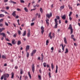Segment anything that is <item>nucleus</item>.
I'll return each instance as SVG.
<instances>
[{
  "label": "nucleus",
  "instance_id": "1",
  "mask_svg": "<svg viewBox=\"0 0 80 80\" xmlns=\"http://www.w3.org/2000/svg\"><path fill=\"white\" fill-rule=\"evenodd\" d=\"M9 74H5L2 76L1 77V80H7V78H8L9 77Z\"/></svg>",
  "mask_w": 80,
  "mask_h": 80
},
{
  "label": "nucleus",
  "instance_id": "2",
  "mask_svg": "<svg viewBox=\"0 0 80 80\" xmlns=\"http://www.w3.org/2000/svg\"><path fill=\"white\" fill-rule=\"evenodd\" d=\"M51 34H52V32H50L49 33L48 37L50 38V39H52V37H53V38H54V37H55V34H54V33H52V36L51 35Z\"/></svg>",
  "mask_w": 80,
  "mask_h": 80
},
{
  "label": "nucleus",
  "instance_id": "3",
  "mask_svg": "<svg viewBox=\"0 0 80 80\" xmlns=\"http://www.w3.org/2000/svg\"><path fill=\"white\" fill-rule=\"evenodd\" d=\"M68 29L71 30V34H72L73 33V29L72 28V25H69V27L68 28Z\"/></svg>",
  "mask_w": 80,
  "mask_h": 80
},
{
  "label": "nucleus",
  "instance_id": "4",
  "mask_svg": "<svg viewBox=\"0 0 80 80\" xmlns=\"http://www.w3.org/2000/svg\"><path fill=\"white\" fill-rule=\"evenodd\" d=\"M52 16V12H50L49 14H47L46 15V17H48V18H50V17H51Z\"/></svg>",
  "mask_w": 80,
  "mask_h": 80
},
{
  "label": "nucleus",
  "instance_id": "5",
  "mask_svg": "<svg viewBox=\"0 0 80 80\" xmlns=\"http://www.w3.org/2000/svg\"><path fill=\"white\" fill-rule=\"evenodd\" d=\"M36 52H37V50L35 49L33 50L31 54V56H32V57H33L34 54H35V53H36Z\"/></svg>",
  "mask_w": 80,
  "mask_h": 80
},
{
  "label": "nucleus",
  "instance_id": "6",
  "mask_svg": "<svg viewBox=\"0 0 80 80\" xmlns=\"http://www.w3.org/2000/svg\"><path fill=\"white\" fill-rule=\"evenodd\" d=\"M32 70L33 73H34L35 71V66L34 65V64H32Z\"/></svg>",
  "mask_w": 80,
  "mask_h": 80
},
{
  "label": "nucleus",
  "instance_id": "7",
  "mask_svg": "<svg viewBox=\"0 0 80 80\" xmlns=\"http://www.w3.org/2000/svg\"><path fill=\"white\" fill-rule=\"evenodd\" d=\"M41 33L42 35H43V33L44 32V28L43 27V26H42L41 28Z\"/></svg>",
  "mask_w": 80,
  "mask_h": 80
},
{
  "label": "nucleus",
  "instance_id": "8",
  "mask_svg": "<svg viewBox=\"0 0 80 80\" xmlns=\"http://www.w3.org/2000/svg\"><path fill=\"white\" fill-rule=\"evenodd\" d=\"M0 35H2L3 37H6V34L3 32L1 33L0 32Z\"/></svg>",
  "mask_w": 80,
  "mask_h": 80
},
{
  "label": "nucleus",
  "instance_id": "9",
  "mask_svg": "<svg viewBox=\"0 0 80 80\" xmlns=\"http://www.w3.org/2000/svg\"><path fill=\"white\" fill-rule=\"evenodd\" d=\"M28 37H29L30 36V29L28 30V33L27 34Z\"/></svg>",
  "mask_w": 80,
  "mask_h": 80
},
{
  "label": "nucleus",
  "instance_id": "10",
  "mask_svg": "<svg viewBox=\"0 0 80 80\" xmlns=\"http://www.w3.org/2000/svg\"><path fill=\"white\" fill-rule=\"evenodd\" d=\"M30 49V46L28 45L26 46V52H27Z\"/></svg>",
  "mask_w": 80,
  "mask_h": 80
},
{
  "label": "nucleus",
  "instance_id": "11",
  "mask_svg": "<svg viewBox=\"0 0 80 80\" xmlns=\"http://www.w3.org/2000/svg\"><path fill=\"white\" fill-rule=\"evenodd\" d=\"M16 12L15 11H14L13 13H12V15L14 17H16Z\"/></svg>",
  "mask_w": 80,
  "mask_h": 80
},
{
  "label": "nucleus",
  "instance_id": "12",
  "mask_svg": "<svg viewBox=\"0 0 80 80\" xmlns=\"http://www.w3.org/2000/svg\"><path fill=\"white\" fill-rule=\"evenodd\" d=\"M62 18L63 20H65V18H66V15H64L62 17Z\"/></svg>",
  "mask_w": 80,
  "mask_h": 80
},
{
  "label": "nucleus",
  "instance_id": "13",
  "mask_svg": "<svg viewBox=\"0 0 80 80\" xmlns=\"http://www.w3.org/2000/svg\"><path fill=\"white\" fill-rule=\"evenodd\" d=\"M54 21L55 22L56 24H58V20H57V19L55 18L54 19Z\"/></svg>",
  "mask_w": 80,
  "mask_h": 80
},
{
  "label": "nucleus",
  "instance_id": "14",
  "mask_svg": "<svg viewBox=\"0 0 80 80\" xmlns=\"http://www.w3.org/2000/svg\"><path fill=\"white\" fill-rule=\"evenodd\" d=\"M41 60L42 62H43V53H42L41 54Z\"/></svg>",
  "mask_w": 80,
  "mask_h": 80
},
{
  "label": "nucleus",
  "instance_id": "15",
  "mask_svg": "<svg viewBox=\"0 0 80 80\" xmlns=\"http://www.w3.org/2000/svg\"><path fill=\"white\" fill-rule=\"evenodd\" d=\"M12 77H11V78H13L14 77V73L13 72H12L11 73Z\"/></svg>",
  "mask_w": 80,
  "mask_h": 80
},
{
  "label": "nucleus",
  "instance_id": "16",
  "mask_svg": "<svg viewBox=\"0 0 80 80\" xmlns=\"http://www.w3.org/2000/svg\"><path fill=\"white\" fill-rule=\"evenodd\" d=\"M64 43H66V44H67V39H66V38L65 37L64 39Z\"/></svg>",
  "mask_w": 80,
  "mask_h": 80
},
{
  "label": "nucleus",
  "instance_id": "17",
  "mask_svg": "<svg viewBox=\"0 0 80 80\" xmlns=\"http://www.w3.org/2000/svg\"><path fill=\"white\" fill-rule=\"evenodd\" d=\"M10 3H12L13 4H16V3H17V2H14L12 0L10 1Z\"/></svg>",
  "mask_w": 80,
  "mask_h": 80
},
{
  "label": "nucleus",
  "instance_id": "18",
  "mask_svg": "<svg viewBox=\"0 0 80 80\" xmlns=\"http://www.w3.org/2000/svg\"><path fill=\"white\" fill-rule=\"evenodd\" d=\"M58 66L57 65L56 66V71H55V73H57V72L58 71Z\"/></svg>",
  "mask_w": 80,
  "mask_h": 80
},
{
  "label": "nucleus",
  "instance_id": "19",
  "mask_svg": "<svg viewBox=\"0 0 80 80\" xmlns=\"http://www.w3.org/2000/svg\"><path fill=\"white\" fill-rule=\"evenodd\" d=\"M15 39H14L12 41V43L13 45H14V44H15Z\"/></svg>",
  "mask_w": 80,
  "mask_h": 80
},
{
  "label": "nucleus",
  "instance_id": "20",
  "mask_svg": "<svg viewBox=\"0 0 80 80\" xmlns=\"http://www.w3.org/2000/svg\"><path fill=\"white\" fill-rule=\"evenodd\" d=\"M28 74L30 77V79H31V78H32V76H31V75H30V72H28Z\"/></svg>",
  "mask_w": 80,
  "mask_h": 80
},
{
  "label": "nucleus",
  "instance_id": "21",
  "mask_svg": "<svg viewBox=\"0 0 80 80\" xmlns=\"http://www.w3.org/2000/svg\"><path fill=\"white\" fill-rule=\"evenodd\" d=\"M25 35H26V31H25L24 32L22 36H25Z\"/></svg>",
  "mask_w": 80,
  "mask_h": 80
},
{
  "label": "nucleus",
  "instance_id": "22",
  "mask_svg": "<svg viewBox=\"0 0 80 80\" xmlns=\"http://www.w3.org/2000/svg\"><path fill=\"white\" fill-rule=\"evenodd\" d=\"M51 68H52V70H53L54 67L53 66V63L51 64Z\"/></svg>",
  "mask_w": 80,
  "mask_h": 80
},
{
  "label": "nucleus",
  "instance_id": "23",
  "mask_svg": "<svg viewBox=\"0 0 80 80\" xmlns=\"http://www.w3.org/2000/svg\"><path fill=\"white\" fill-rule=\"evenodd\" d=\"M20 73L21 75H22L23 74V70L22 69H21L20 71Z\"/></svg>",
  "mask_w": 80,
  "mask_h": 80
},
{
  "label": "nucleus",
  "instance_id": "24",
  "mask_svg": "<svg viewBox=\"0 0 80 80\" xmlns=\"http://www.w3.org/2000/svg\"><path fill=\"white\" fill-rule=\"evenodd\" d=\"M68 53V49L67 48L66 49V52H65V53Z\"/></svg>",
  "mask_w": 80,
  "mask_h": 80
},
{
  "label": "nucleus",
  "instance_id": "25",
  "mask_svg": "<svg viewBox=\"0 0 80 80\" xmlns=\"http://www.w3.org/2000/svg\"><path fill=\"white\" fill-rule=\"evenodd\" d=\"M20 2L22 3H25V1L23 0H20Z\"/></svg>",
  "mask_w": 80,
  "mask_h": 80
},
{
  "label": "nucleus",
  "instance_id": "26",
  "mask_svg": "<svg viewBox=\"0 0 80 80\" xmlns=\"http://www.w3.org/2000/svg\"><path fill=\"white\" fill-rule=\"evenodd\" d=\"M24 10L26 12H28V10L27 9V8H24Z\"/></svg>",
  "mask_w": 80,
  "mask_h": 80
},
{
  "label": "nucleus",
  "instance_id": "27",
  "mask_svg": "<svg viewBox=\"0 0 80 80\" xmlns=\"http://www.w3.org/2000/svg\"><path fill=\"white\" fill-rule=\"evenodd\" d=\"M38 77L39 80H40L42 79V78H41V76L39 75H38Z\"/></svg>",
  "mask_w": 80,
  "mask_h": 80
},
{
  "label": "nucleus",
  "instance_id": "28",
  "mask_svg": "<svg viewBox=\"0 0 80 80\" xmlns=\"http://www.w3.org/2000/svg\"><path fill=\"white\" fill-rule=\"evenodd\" d=\"M43 65L44 67H46V66H47V64L45 62H44L43 63Z\"/></svg>",
  "mask_w": 80,
  "mask_h": 80
},
{
  "label": "nucleus",
  "instance_id": "29",
  "mask_svg": "<svg viewBox=\"0 0 80 80\" xmlns=\"http://www.w3.org/2000/svg\"><path fill=\"white\" fill-rule=\"evenodd\" d=\"M20 44H21V42H20V41H18V45H20Z\"/></svg>",
  "mask_w": 80,
  "mask_h": 80
},
{
  "label": "nucleus",
  "instance_id": "30",
  "mask_svg": "<svg viewBox=\"0 0 80 80\" xmlns=\"http://www.w3.org/2000/svg\"><path fill=\"white\" fill-rule=\"evenodd\" d=\"M4 15L3 14H0V17H4Z\"/></svg>",
  "mask_w": 80,
  "mask_h": 80
},
{
  "label": "nucleus",
  "instance_id": "31",
  "mask_svg": "<svg viewBox=\"0 0 80 80\" xmlns=\"http://www.w3.org/2000/svg\"><path fill=\"white\" fill-rule=\"evenodd\" d=\"M72 12H70L69 14V16L70 17H71V15H72Z\"/></svg>",
  "mask_w": 80,
  "mask_h": 80
},
{
  "label": "nucleus",
  "instance_id": "32",
  "mask_svg": "<svg viewBox=\"0 0 80 80\" xmlns=\"http://www.w3.org/2000/svg\"><path fill=\"white\" fill-rule=\"evenodd\" d=\"M18 34H19V35H21V31H18Z\"/></svg>",
  "mask_w": 80,
  "mask_h": 80
},
{
  "label": "nucleus",
  "instance_id": "33",
  "mask_svg": "<svg viewBox=\"0 0 80 80\" xmlns=\"http://www.w3.org/2000/svg\"><path fill=\"white\" fill-rule=\"evenodd\" d=\"M7 44H8V45H10V46H12V44L11 43L7 42Z\"/></svg>",
  "mask_w": 80,
  "mask_h": 80
},
{
  "label": "nucleus",
  "instance_id": "34",
  "mask_svg": "<svg viewBox=\"0 0 80 80\" xmlns=\"http://www.w3.org/2000/svg\"><path fill=\"white\" fill-rule=\"evenodd\" d=\"M40 11L42 13H43V9L42 8H40Z\"/></svg>",
  "mask_w": 80,
  "mask_h": 80
},
{
  "label": "nucleus",
  "instance_id": "35",
  "mask_svg": "<svg viewBox=\"0 0 80 80\" xmlns=\"http://www.w3.org/2000/svg\"><path fill=\"white\" fill-rule=\"evenodd\" d=\"M58 25V24H55V28H57Z\"/></svg>",
  "mask_w": 80,
  "mask_h": 80
},
{
  "label": "nucleus",
  "instance_id": "36",
  "mask_svg": "<svg viewBox=\"0 0 80 80\" xmlns=\"http://www.w3.org/2000/svg\"><path fill=\"white\" fill-rule=\"evenodd\" d=\"M25 80H28V76H26L25 78Z\"/></svg>",
  "mask_w": 80,
  "mask_h": 80
},
{
  "label": "nucleus",
  "instance_id": "37",
  "mask_svg": "<svg viewBox=\"0 0 80 80\" xmlns=\"http://www.w3.org/2000/svg\"><path fill=\"white\" fill-rule=\"evenodd\" d=\"M56 18L58 20H60V17L59 16H56Z\"/></svg>",
  "mask_w": 80,
  "mask_h": 80
},
{
  "label": "nucleus",
  "instance_id": "38",
  "mask_svg": "<svg viewBox=\"0 0 80 80\" xmlns=\"http://www.w3.org/2000/svg\"><path fill=\"white\" fill-rule=\"evenodd\" d=\"M49 43V42H48V40H47L46 41V45H48V43Z\"/></svg>",
  "mask_w": 80,
  "mask_h": 80
},
{
  "label": "nucleus",
  "instance_id": "39",
  "mask_svg": "<svg viewBox=\"0 0 80 80\" xmlns=\"http://www.w3.org/2000/svg\"><path fill=\"white\" fill-rule=\"evenodd\" d=\"M60 8L63 9L64 8V6H62L60 7Z\"/></svg>",
  "mask_w": 80,
  "mask_h": 80
},
{
  "label": "nucleus",
  "instance_id": "40",
  "mask_svg": "<svg viewBox=\"0 0 80 80\" xmlns=\"http://www.w3.org/2000/svg\"><path fill=\"white\" fill-rule=\"evenodd\" d=\"M29 56V53L27 52V58H28Z\"/></svg>",
  "mask_w": 80,
  "mask_h": 80
},
{
  "label": "nucleus",
  "instance_id": "41",
  "mask_svg": "<svg viewBox=\"0 0 80 80\" xmlns=\"http://www.w3.org/2000/svg\"><path fill=\"white\" fill-rule=\"evenodd\" d=\"M17 36V33H15V34H14L13 36V37H14V38H16V37Z\"/></svg>",
  "mask_w": 80,
  "mask_h": 80
},
{
  "label": "nucleus",
  "instance_id": "42",
  "mask_svg": "<svg viewBox=\"0 0 80 80\" xmlns=\"http://www.w3.org/2000/svg\"><path fill=\"white\" fill-rule=\"evenodd\" d=\"M48 74L50 78V77H51V74L50 73V72H49Z\"/></svg>",
  "mask_w": 80,
  "mask_h": 80
},
{
  "label": "nucleus",
  "instance_id": "43",
  "mask_svg": "<svg viewBox=\"0 0 80 80\" xmlns=\"http://www.w3.org/2000/svg\"><path fill=\"white\" fill-rule=\"evenodd\" d=\"M62 50L63 51H64V47L63 46V45H62Z\"/></svg>",
  "mask_w": 80,
  "mask_h": 80
},
{
  "label": "nucleus",
  "instance_id": "44",
  "mask_svg": "<svg viewBox=\"0 0 80 80\" xmlns=\"http://www.w3.org/2000/svg\"><path fill=\"white\" fill-rule=\"evenodd\" d=\"M73 37H74V35H72L71 36V38L72 39L73 38Z\"/></svg>",
  "mask_w": 80,
  "mask_h": 80
},
{
  "label": "nucleus",
  "instance_id": "45",
  "mask_svg": "<svg viewBox=\"0 0 80 80\" xmlns=\"http://www.w3.org/2000/svg\"><path fill=\"white\" fill-rule=\"evenodd\" d=\"M17 10H18V11H19V12H20V11H21V9H19V8L17 9Z\"/></svg>",
  "mask_w": 80,
  "mask_h": 80
},
{
  "label": "nucleus",
  "instance_id": "46",
  "mask_svg": "<svg viewBox=\"0 0 80 80\" xmlns=\"http://www.w3.org/2000/svg\"><path fill=\"white\" fill-rule=\"evenodd\" d=\"M4 13H5L6 14H8V15H10V14H9V13H8V12H7L6 11H5V12H4Z\"/></svg>",
  "mask_w": 80,
  "mask_h": 80
},
{
  "label": "nucleus",
  "instance_id": "47",
  "mask_svg": "<svg viewBox=\"0 0 80 80\" xmlns=\"http://www.w3.org/2000/svg\"><path fill=\"white\" fill-rule=\"evenodd\" d=\"M2 58H6V57L4 55H2Z\"/></svg>",
  "mask_w": 80,
  "mask_h": 80
},
{
  "label": "nucleus",
  "instance_id": "48",
  "mask_svg": "<svg viewBox=\"0 0 80 80\" xmlns=\"http://www.w3.org/2000/svg\"><path fill=\"white\" fill-rule=\"evenodd\" d=\"M19 19H18L17 20V22H18V25H20V23H19Z\"/></svg>",
  "mask_w": 80,
  "mask_h": 80
},
{
  "label": "nucleus",
  "instance_id": "49",
  "mask_svg": "<svg viewBox=\"0 0 80 80\" xmlns=\"http://www.w3.org/2000/svg\"><path fill=\"white\" fill-rule=\"evenodd\" d=\"M1 12H5V10L2 9L1 10Z\"/></svg>",
  "mask_w": 80,
  "mask_h": 80
},
{
  "label": "nucleus",
  "instance_id": "50",
  "mask_svg": "<svg viewBox=\"0 0 80 80\" xmlns=\"http://www.w3.org/2000/svg\"><path fill=\"white\" fill-rule=\"evenodd\" d=\"M36 9H37V8H35L32 9H31V11H32V10H36Z\"/></svg>",
  "mask_w": 80,
  "mask_h": 80
},
{
  "label": "nucleus",
  "instance_id": "51",
  "mask_svg": "<svg viewBox=\"0 0 80 80\" xmlns=\"http://www.w3.org/2000/svg\"><path fill=\"white\" fill-rule=\"evenodd\" d=\"M34 25V22L32 23L31 24V26H33V25Z\"/></svg>",
  "mask_w": 80,
  "mask_h": 80
},
{
  "label": "nucleus",
  "instance_id": "52",
  "mask_svg": "<svg viewBox=\"0 0 80 80\" xmlns=\"http://www.w3.org/2000/svg\"><path fill=\"white\" fill-rule=\"evenodd\" d=\"M46 23H47V25H49V22H48V21H46Z\"/></svg>",
  "mask_w": 80,
  "mask_h": 80
},
{
  "label": "nucleus",
  "instance_id": "53",
  "mask_svg": "<svg viewBox=\"0 0 80 80\" xmlns=\"http://www.w3.org/2000/svg\"><path fill=\"white\" fill-rule=\"evenodd\" d=\"M5 25H6V26H8V24L6 22H5Z\"/></svg>",
  "mask_w": 80,
  "mask_h": 80
},
{
  "label": "nucleus",
  "instance_id": "54",
  "mask_svg": "<svg viewBox=\"0 0 80 80\" xmlns=\"http://www.w3.org/2000/svg\"><path fill=\"white\" fill-rule=\"evenodd\" d=\"M6 40H7V41H8V42H10V40H9V39H8V38H7L6 39Z\"/></svg>",
  "mask_w": 80,
  "mask_h": 80
},
{
  "label": "nucleus",
  "instance_id": "55",
  "mask_svg": "<svg viewBox=\"0 0 80 80\" xmlns=\"http://www.w3.org/2000/svg\"><path fill=\"white\" fill-rule=\"evenodd\" d=\"M58 52L59 53H61V49H59L58 50Z\"/></svg>",
  "mask_w": 80,
  "mask_h": 80
},
{
  "label": "nucleus",
  "instance_id": "56",
  "mask_svg": "<svg viewBox=\"0 0 80 80\" xmlns=\"http://www.w3.org/2000/svg\"><path fill=\"white\" fill-rule=\"evenodd\" d=\"M76 18H77L78 17V14H77L76 15Z\"/></svg>",
  "mask_w": 80,
  "mask_h": 80
},
{
  "label": "nucleus",
  "instance_id": "57",
  "mask_svg": "<svg viewBox=\"0 0 80 80\" xmlns=\"http://www.w3.org/2000/svg\"><path fill=\"white\" fill-rule=\"evenodd\" d=\"M0 27H3V24H0Z\"/></svg>",
  "mask_w": 80,
  "mask_h": 80
},
{
  "label": "nucleus",
  "instance_id": "58",
  "mask_svg": "<svg viewBox=\"0 0 80 80\" xmlns=\"http://www.w3.org/2000/svg\"><path fill=\"white\" fill-rule=\"evenodd\" d=\"M69 18L70 20L71 21V20H72V18L71 17H70Z\"/></svg>",
  "mask_w": 80,
  "mask_h": 80
},
{
  "label": "nucleus",
  "instance_id": "59",
  "mask_svg": "<svg viewBox=\"0 0 80 80\" xmlns=\"http://www.w3.org/2000/svg\"><path fill=\"white\" fill-rule=\"evenodd\" d=\"M51 50H54V48H53V47H52L51 48Z\"/></svg>",
  "mask_w": 80,
  "mask_h": 80
},
{
  "label": "nucleus",
  "instance_id": "60",
  "mask_svg": "<svg viewBox=\"0 0 80 80\" xmlns=\"http://www.w3.org/2000/svg\"><path fill=\"white\" fill-rule=\"evenodd\" d=\"M6 9H7V10H8V9H9V7H7L6 8Z\"/></svg>",
  "mask_w": 80,
  "mask_h": 80
},
{
  "label": "nucleus",
  "instance_id": "61",
  "mask_svg": "<svg viewBox=\"0 0 80 80\" xmlns=\"http://www.w3.org/2000/svg\"><path fill=\"white\" fill-rule=\"evenodd\" d=\"M38 60H40V57H38Z\"/></svg>",
  "mask_w": 80,
  "mask_h": 80
},
{
  "label": "nucleus",
  "instance_id": "62",
  "mask_svg": "<svg viewBox=\"0 0 80 80\" xmlns=\"http://www.w3.org/2000/svg\"><path fill=\"white\" fill-rule=\"evenodd\" d=\"M18 16H16L15 17V18H18Z\"/></svg>",
  "mask_w": 80,
  "mask_h": 80
},
{
  "label": "nucleus",
  "instance_id": "63",
  "mask_svg": "<svg viewBox=\"0 0 80 80\" xmlns=\"http://www.w3.org/2000/svg\"><path fill=\"white\" fill-rule=\"evenodd\" d=\"M3 22V19H1L0 20V22Z\"/></svg>",
  "mask_w": 80,
  "mask_h": 80
},
{
  "label": "nucleus",
  "instance_id": "64",
  "mask_svg": "<svg viewBox=\"0 0 80 80\" xmlns=\"http://www.w3.org/2000/svg\"><path fill=\"white\" fill-rule=\"evenodd\" d=\"M61 23V20H59V23L60 24Z\"/></svg>",
  "mask_w": 80,
  "mask_h": 80
}]
</instances>
